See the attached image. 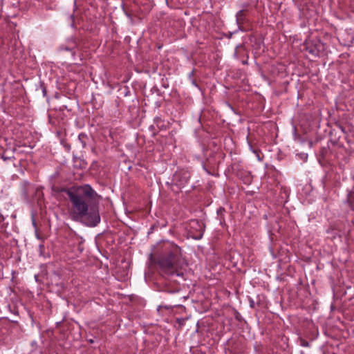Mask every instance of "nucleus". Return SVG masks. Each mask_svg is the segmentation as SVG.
Segmentation results:
<instances>
[{
    "label": "nucleus",
    "instance_id": "nucleus-1",
    "mask_svg": "<svg viewBox=\"0 0 354 354\" xmlns=\"http://www.w3.org/2000/svg\"><path fill=\"white\" fill-rule=\"evenodd\" d=\"M66 192L71 203L68 213L71 220L87 227H96L101 218L97 207L91 205L97 196L92 187L85 184L72 187Z\"/></svg>",
    "mask_w": 354,
    "mask_h": 354
},
{
    "label": "nucleus",
    "instance_id": "nucleus-2",
    "mask_svg": "<svg viewBox=\"0 0 354 354\" xmlns=\"http://www.w3.org/2000/svg\"><path fill=\"white\" fill-rule=\"evenodd\" d=\"M157 263L164 273L177 276L182 274L180 270L186 265L180 248L169 241L164 242L161 245V254Z\"/></svg>",
    "mask_w": 354,
    "mask_h": 354
},
{
    "label": "nucleus",
    "instance_id": "nucleus-3",
    "mask_svg": "<svg viewBox=\"0 0 354 354\" xmlns=\"http://www.w3.org/2000/svg\"><path fill=\"white\" fill-rule=\"evenodd\" d=\"M304 46L307 52L315 57L319 56L320 53L325 50L324 44L318 39L306 41Z\"/></svg>",
    "mask_w": 354,
    "mask_h": 354
},
{
    "label": "nucleus",
    "instance_id": "nucleus-4",
    "mask_svg": "<svg viewBox=\"0 0 354 354\" xmlns=\"http://www.w3.org/2000/svg\"><path fill=\"white\" fill-rule=\"evenodd\" d=\"M205 231V224L198 220L190 221L189 223V234L192 238L199 240L203 237Z\"/></svg>",
    "mask_w": 354,
    "mask_h": 354
},
{
    "label": "nucleus",
    "instance_id": "nucleus-5",
    "mask_svg": "<svg viewBox=\"0 0 354 354\" xmlns=\"http://www.w3.org/2000/svg\"><path fill=\"white\" fill-rule=\"evenodd\" d=\"M4 145H8V138H0V156L4 160H11L15 159L14 152L15 148L10 145L7 147V149H4Z\"/></svg>",
    "mask_w": 354,
    "mask_h": 354
},
{
    "label": "nucleus",
    "instance_id": "nucleus-6",
    "mask_svg": "<svg viewBox=\"0 0 354 354\" xmlns=\"http://www.w3.org/2000/svg\"><path fill=\"white\" fill-rule=\"evenodd\" d=\"M174 179L176 182V185L179 187H184L189 179V175L187 172H179L176 173Z\"/></svg>",
    "mask_w": 354,
    "mask_h": 354
},
{
    "label": "nucleus",
    "instance_id": "nucleus-7",
    "mask_svg": "<svg viewBox=\"0 0 354 354\" xmlns=\"http://www.w3.org/2000/svg\"><path fill=\"white\" fill-rule=\"evenodd\" d=\"M247 21L248 19L246 18L244 10H240L239 11H238L236 14V22L238 26L239 30L244 31L245 28L243 26Z\"/></svg>",
    "mask_w": 354,
    "mask_h": 354
},
{
    "label": "nucleus",
    "instance_id": "nucleus-8",
    "mask_svg": "<svg viewBox=\"0 0 354 354\" xmlns=\"http://www.w3.org/2000/svg\"><path fill=\"white\" fill-rule=\"evenodd\" d=\"M77 47V41H75V39L73 38H71L68 41V44L66 46H64V45H62L60 46V49L61 50H67V51H70V52H72L73 54L75 53L74 52V50Z\"/></svg>",
    "mask_w": 354,
    "mask_h": 354
},
{
    "label": "nucleus",
    "instance_id": "nucleus-9",
    "mask_svg": "<svg viewBox=\"0 0 354 354\" xmlns=\"http://www.w3.org/2000/svg\"><path fill=\"white\" fill-rule=\"evenodd\" d=\"M154 124L160 130H165L167 128V124L160 117H156L153 120Z\"/></svg>",
    "mask_w": 354,
    "mask_h": 354
},
{
    "label": "nucleus",
    "instance_id": "nucleus-10",
    "mask_svg": "<svg viewBox=\"0 0 354 354\" xmlns=\"http://www.w3.org/2000/svg\"><path fill=\"white\" fill-rule=\"evenodd\" d=\"M245 53V49L242 45H239L236 47L234 56L236 59H239L240 54Z\"/></svg>",
    "mask_w": 354,
    "mask_h": 354
},
{
    "label": "nucleus",
    "instance_id": "nucleus-11",
    "mask_svg": "<svg viewBox=\"0 0 354 354\" xmlns=\"http://www.w3.org/2000/svg\"><path fill=\"white\" fill-rule=\"evenodd\" d=\"M301 346H303V347H308L310 346V344L308 341L306 340H304V339H301Z\"/></svg>",
    "mask_w": 354,
    "mask_h": 354
},
{
    "label": "nucleus",
    "instance_id": "nucleus-12",
    "mask_svg": "<svg viewBox=\"0 0 354 354\" xmlns=\"http://www.w3.org/2000/svg\"><path fill=\"white\" fill-rule=\"evenodd\" d=\"M249 6V4L248 3H243L242 6H241V8L242 9L241 10H244V12H245L247 10V8Z\"/></svg>",
    "mask_w": 354,
    "mask_h": 354
},
{
    "label": "nucleus",
    "instance_id": "nucleus-13",
    "mask_svg": "<svg viewBox=\"0 0 354 354\" xmlns=\"http://www.w3.org/2000/svg\"><path fill=\"white\" fill-rule=\"evenodd\" d=\"M242 64L245 65L248 64V58L241 61Z\"/></svg>",
    "mask_w": 354,
    "mask_h": 354
},
{
    "label": "nucleus",
    "instance_id": "nucleus-14",
    "mask_svg": "<svg viewBox=\"0 0 354 354\" xmlns=\"http://www.w3.org/2000/svg\"><path fill=\"white\" fill-rule=\"evenodd\" d=\"M8 141H9V140H8ZM10 145H12L10 141V142H8V145H4V149H7V147H8V146L9 147V146H10Z\"/></svg>",
    "mask_w": 354,
    "mask_h": 354
},
{
    "label": "nucleus",
    "instance_id": "nucleus-15",
    "mask_svg": "<svg viewBox=\"0 0 354 354\" xmlns=\"http://www.w3.org/2000/svg\"><path fill=\"white\" fill-rule=\"evenodd\" d=\"M3 220H4V217L3 216V215H1V214H0V221H3Z\"/></svg>",
    "mask_w": 354,
    "mask_h": 354
},
{
    "label": "nucleus",
    "instance_id": "nucleus-16",
    "mask_svg": "<svg viewBox=\"0 0 354 354\" xmlns=\"http://www.w3.org/2000/svg\"><path fill=\"white\" fill-rule=\"evenodd\" d=\"M39 249H40V250H43V249L44 248V245H42V244L39 245Z\"/></svg>",
    "mask_w": 354,
    "mask_h": 354
},
{
    "label": "nucleus",
    "instance_id": "nucleus-17",
    "mask_svg": "<svg viewBox=\"0 0 354 354\" xmlns=\"http://www.w3.org/2000/svg\"><path fill=\"white\" fill-rule=\"evenodd\" d=\"M32 225H33L35 227L36 226V223H35V219H32Z\"/></svg>",
    "mask_w": 354,
    "mask_h": 354
},
{
    "label": "nucleus",
    "instance_id": "nucleus-18",
    "mask_svg": "<svg viewBox=\"0 0 354 354\" xmlns=\"http://www.w3.org/2000/svg\"><path fill=\"white\" fill-rule=\"evenodd\" d=\"M82 136V137H83V136H85V135H84V134H82V133L80 134V136H79V138L80 139Z\"/></svg>",
    "mask_w": 354,
    "mask_h": 354
},
{
    "label": "nucleus",
    "instance_id": "nucleus-19",
    "mask_svg": "<svg viewBox=\"0 0 354 354\" xmlns=\"http://www.w3.org/2000/svg\"><path fill=\"white\" fill-rule=\"evenodd\" d=\"M152 257H153V254H150V258H152Z\"/></svg>",
    "mask_w": 354,
    "mask_h": 354
}]
</instances>
